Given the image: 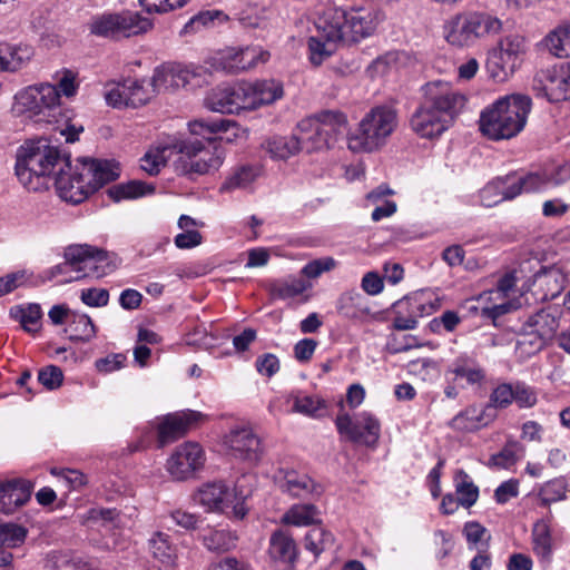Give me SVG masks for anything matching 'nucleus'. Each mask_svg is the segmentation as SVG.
Listing matches in <instances>:
<instances>
[{"instance_id": "obj_1", "label": "nucleus", "mask_w": 570, "mask_h": 570, "mask_svg": "<svg viewBox=\"0 0 570 570\" xmlns=\"http://www.w3.org/2000/svg\"><path fill=\"white\" fill-rule=\"evenodd\" d=\"M119 175V166L114 160L83 158L73 167L58 171L53 181L61 199L79 204Z\"/></svg>"}, {"instance_id": "obj_2", "label": "nucleus", "mask_w": 570, "mask_h": 570, "mask_svg": "<svg viewBox=\"0 0 570 570\" xmlns=\"http://www.w3.org/2000/svg\"><path fill=\"white\" fill-rule=\"evenodd\" d=\"M377 24L379 13L371 7L330 2L318 17L316 27L331 40L358 42L372 36Z\"/></svg>"}, {"instance_id": "obj_3", "label": "nucleus", "mask_w": 570, "mask_h": 570, "mask_svg": "<svg viewBox=\"0 0 570 570\" xmlns=\"http://www.w3.org/2000/svg\"><path fill=\"white\" fill-rule=\"evenodd\" d=\"M63 168H70L69 156L62 154L59 147L51 145L47 138L27 140L17 149L16 175L29 189H38L33 178L53 179Z\"/></svg>"}, {"instance_id": "obj_4", "label": "nucleus", "mask_w": 570, "mask_h": 570, "mask_svg": "<svg viewBox=\"0 0 570 570\" xmlns=\"http://www.w3.org/2000/svg\"><path fill=\"white\" fill-rule=\"evenodd\" d=\"M530 110L528 96L501 97L481 111L480 130L491 140L511 139L524 128Z\"/></svg>"}, {"instance_id": "obj_5", "label": "nucleus", "mask_w": 570, "mask_h": 570, "mask_svg": "<svg viewBox=\"0 0 570 570\" xmlns=\"http://www.w3.org/2000/svg\"><path fill=\"white\" fill-rule=\"evenodd\" d=\"M65 262L48 269V278L67 274L69 271L77 273L65 282L77 281L81 277L100 278L111 273L116 265L112 264L107 252L87 244L70 245L65 249Z\"/></svg>"}, {"instance_id": "obj_6", "label": "nucleus", "mask_w": 570, "mask_h": 570, "mask_svg": "<svg viewBox=\"0 0 570 570\" xmlns=\"http://www.w3.org/2000/svg\"><path fill=\"white\" fill-rule=\"evenodd\" d=\"M252 480V475H242L233 490L222 481L208 482L198 490L196 500L208 512L230 513L232 518L243 520L248 512L245 501L252 494V489L246 485Z\"/></svg>"}, {"instance_id": "obj_7", "label": "nucleus", "mask_w": 570, "mask_h": 570, "mask_svg": "<svg viewBox=\"0 0 570 570\" xmlns=\"http://www.w3.org/2000/svg\"><path fill=\"white\" fill-rule=\"evenodd\" d=\"M560 317L561 312L552 306L529 315L518 332L517 350L525 356L542 351L557 337Z\"/></svg>"}, {"instance_id": "obj_8", "label": "nucleus", "mask_w": 570, "mask_h": 570, "mask_svg": "<svg viewBox=\"0 0 570 570\" xmlns=\"http://www.w3.org/2000/svg\"><path fill=\"white\" fill-rule=\"evenodd\" d=\"M397 124L394 109L386 106L373 108L361 120L356 132L348 137V148L352 151H373L385 144Z\"/></svg>"}, {"instance_id": "obj_9", "label": "nucleus", "mask_w": 570, "mask_h": 570, "mask_svg": "<svg viewBox=\"0 0 570 570\" xmlns=\"http://www.w3.org/2000/svg\"><path fill=\"white\" fill-rule=\"evenodd\" d=\"M347 119L341 111L324 110L320 114L301 120L297 125L296 136L301 150L312 153L327 148L331 138L346 127Z\"/></svg>"}, {"instance_id": "obj_10", "label": "nucleus", "mask_w": 570, "mask_h": 570, "mask_svg": "<svg viewBox=\"0 0 570 570\" xmlns=\"http://www.w3.org/2000/svg\"><path fill=\"white\" fill-rule=\"evenodd\" d=\"M202 140L186 139L176 141L173 148L180 154L176 169L183 175H206L218 170L224 160V151L213 146L210 149Z\"/></svg>"}, {"instance_id": "obj_11", "label": "nucleus", "mask_w": 570, "mask_h": 570, "mask_svg": "<svg viewBox=\"0 0 570 570\" xmlns=\"http://www.w3.org/2000/svg\"><path fill=\"white\" fill-rule=\"evenodd\" d=\"M502 22L484 13L458 14L445 24V38L449 43L463 47L474 42L478 38L497 35Z\"/></svg>"}, {"instance_id": "obj_12", "label": "nucleus", "mask_w": 570, "mask_h": 570, "mask_svg": "<svg viewBox=\"0 0 570 570\" xmlns=\"http://www.w3.org/2000/svg\"><path fill=\"white\" fill-rule=\"evenodd\" d=\"M88 27L90 33L96 37L119 39L146 32L150 28V22L137 12H105L94 16Z\"/></svg>"}, {"instance_id": "obj_13", "label": "nucleus", "mask_w": 570, "mask_h": 570, "mask_svg": "<svg viewBox=\"0 0 570 570\" xmlns=\"http://www.w3.org/2000/svg\"><path fill=\"white\" fill-rule=\"evenodd\" d=\"M21 111L51 122L59 110V92L53 85L40 83L29 86L16 95Z\"/></svg>"}, {"instance_id": "obj_14", "label": "nucleus", "mask_w": 570, "mask_h": 570, "mask_svg": "<svg viewBox=\"0 0 570 570\" xmlns=\"http://www.w3.org/2000/svg\"><path fill=\"white\" fill-rule=\"evenodd\" d=\"M532 90L550 102L570 98V60L539 70L532 80Z\"/></svg>"}, {"instance_id": "obj_15", "label": "nucleus", "mask_w": 570, "mask_h": 570, "mask_svg": "<svg viewBox=\"0 0 570 570\" xmlns=\"http://www.w3.org/2000/svg\"><path fill=\"white\" fill-rule=\"evenodd\" d=\"M423 101L452 124L465 105V96L459 92L450 82L434 80L422 88Z\"/></svg>"}, {"instance_id": "obj_16", "label": "nucleus", "mask_w": 570, "mask_h": 570, "mask_svg": "<svg viewBox=\"0 0 570 570\" xmlns=\"http://www.w3.org/2000/svg\"><path fill=\"white\" fill-rule=\"evenodd\" d=\"M337 432L346 440L365 446H374L380 438L381 425L371 413L362 412L354 419L340 414L335 420Z\"/></svg>"}, {"instance_id": "obj_17", "label": "nucleus", "mask_w": 570, "mask_h": 570, "mask_svg": "<svg viewBox=\"0 0 570 570\" xmlns=\"http://www.w3.org/2000/svg\"><path fill=\"white\" fill-rule=\"evenodd\" d=\"M549 179L546 175L539 173H510L505 176L497 177L488 184V189L484 191V197L493 188H499L503 200H512L522 193H535L543 190L548 187Z\"/></svg>"}, {"instance_id": "obj_18", "label": "nucleus", "mask_w": 570, "mask_h": 570, "mask_svg": "<svg viewBox=\"0 0 570 570\" xmlns=\"http://www.w3.org/2000/svg\"><path fill=\"white\" fill-rule=\"evenodd\" d=\"M203 419V413L193 410H185L165 415L157 425L158 446L163 448L183 438Z\"/></svg>"}, {"instance_id": "obj_19", "label": "nucleus", "mask_w": 570, "mask_h": 570, "mask_svg": "<svg viewBox=\"0 0 570 570\" xmlns=\"http://www.w3.org/2000/svg\"><path fill=\"white\" fill-rule=\"evenodd\" d=\"M203 449L198 443L185 442L167 460V471L176 480H186L204 464Z\"/></svg>"}, {"instance_id": "obj_20", "label": "nucleus", "mask_w": 570, "mask_h": 570, "mask_svg": "<svg viewBox=\"0 0 570 570\" xmlns=\"http://www.w3.org/2000/svg\"><path fill=\"white\" fill-rule=\"evenodd\" d=\"M248 97L244 89V81L233 86L218 87L206 98V106L220 114H235L248 109Z\"/></svg>"}, {"instance_id": "obj_21", "label": "nucleus", "mask_w": 570, "mask_h": 570, "mask_svg": "<svg viewBox=\"0 0 570 570\" xmlns=\"http://www.w3.org/2000/svg\"><path fill=\"white\" fill-rule=\"evenodd\" d=\"M189 131L194 136L203 137L209 145L219 140L232 142L238 137L239 127L227 119H197L189 122Z\"/></svg>"}, {"instance_id": "obj_22", "label": "nucleus", "mask_w": 570, "mask_h": 570, "mask_svg": "<svg viewBox=\"0 0 570 570\" xmlns=\"http://www.w3.org/2000/svg\"><path fill=\"white\" fill-rule=\"evenodd\" d=\"M198 76L195 70L178 63H168L157 67L148 86L153 92L175 90L187 86L193 78Z\"/></svg>"}, {"instance_id": "obj_23", "label": "nucleus", "mask_w": 570, "mask_h": 570, "mask_svg": "<svg viewBox=\"0 0 570 570\" xmlns=\"http://www.w3.org/2000/svg\"><path fill=\"white\" fill-rule=\"evenodd\" d=\"M410 126L420 137L432 139L441 136L451 124L422 100L410 118Z\"/></svg>"}, {"instance_id": "obj_24", "label": "nucleus", "mask_w": 570, "mask_h": 570, "mask_svg": "<svg viewBox=\"0 0 570 570\" xmlns=\"http://www.w3.org/2000/svg\"><path fill=\"white\" fill-rule=\"evenodd\" d=\"M268 556L277 570H293L298 550L292 535L281 529L274 531L269 538Z\"/></svg>"}, {"instance_id": "obj_25", "label": "nucleus", "mask_w": 570, "mask_h": 570, "mask_svg": "<svg viewBox=\"0 0 570 570\" xmlns=\"http://www.w3.org/2000/svg\"><path fill=\"white\" fill-rule=\"evenodd\" d=\"M227 444L232 454L240 460L257 462L263 454L259 438L248 428L232 430Z\"/></svg>"}, {"instance_id": "obj_26", "label": "nucleus", "mask_w": 570, "mask_h": 570, "mask_svg": "<svg viewBox=\"0 0 570 570\" xmlns=\"http://www.w3.org/2000/svg\"><path fill=\"white\" fill-rule=\"evenodd\" d=\"M33 484L24 479H12L0 483V512L13 513L31 498Z\"/></svg>"}, {"instance_id": "obj_27", "label": "nucleus", "mask_w": 570, "mask_h": 570, "mask_svg": "<svg viewBox=\"0 0 570 570\" xmlns=\"http://www.w3.org/2000/svg\"><path fill=\"white\" fill-rule=\"evenodd\" d=\"M244 89L248 97L249 110L273 104L284 95L282 82L275 79L256 80L254 82L244 81Z\"/></svg>"}, {"instance_id": "obj_28", "label": "nucleus", "mask_w": 570, "mask_h": 570, "mask_svg": "<svg viewBox=\"0 0 570 570\" xmlns=\"http://www.w3.org/2000/svg\"><path fill=\"white\" fill-rule=\"evenodd\" d=\"M532 285L542 292L543 298L553 299L568 285V277L563 269L557 265L541 266L532 277Z\"/></svg>"}, {"instance_id": "obj_29", "label": "nucleus", "mask_w": 570, "mask_h": 570, "mask_svg": "<svg viewBox=\"0 0 570 570\" xmlns=\"http://www.w3.org/2000/svg\"><path fill=\"white\" fill-rule=\"evenodd\" d=\"M497 413H491L490 407L470 405L460 411L448 424L456 432H475L489 425Z\"/></svg>"}, {"instance_id": "obj_30", "label": "nucleus", "mask_w": 570, "mask_h": 570, "mask_svg": "<svg viewBox=\"0 0 570 570\" xmlns=\"http://www.w3.org/2000/svg\"><path fill=\"white\" fill-rule=\"evenodd\" d=\"M456 380H463L464 387L481 389L485 384L487 371L475 357L468 354L458 356L449 370Z\"/></svg>"}, {"instance_id": "obj_31", "label": "nucleus", "mask_w": 570, "mask_h": 570, "mask_svg": "<svg viewBox=\"0 0 570 570\" xmlns=\"http://www.w3.org/2000/svg\"><path fill=\"white\" fill-rule=\"evenodd\" d=\"M279 488L293 498H307L309 494L322 493L321 485L316 484L307 474L295 470L281 471Z\"/></svg>"}, {"instance_id": "obj_32", "label": "nucleus", "mask_w": 570, "mask_h": 570, "mask_svg": "<svg viewBox=\"0 0 570 570\" xmlns=\"http://www.w3.org/2000/svg\"><path fill=\"white\" fill-rule=\"evenodd\" d=\"M33 57V48L26 43H0V71L22 69Z\"/></svg>"}, {"instance_id": "obj_33", "label": "nucleus", "mask_w": 570, "mask_h": 570, "mask_svg": "<svg viewBox=\"0 0 570 570\" xmlns=\"http://www.w3.org/2000/svg\"><path fill=\"white\" fill-rule=\"evenodd\" d=\"M204 547L215 553H225L236 547L237 535L226 529L207 528L198 534Z\"/></svg>"}, {"instance_id": "obj_34", "label": "nucleus", "mask_w": 570, "mask_h": 570, "mask_svg": "<svg viewBox=\"0 0 570 570\" xmlns=\"http://www.w3.org/2000/svg\"><path fill=\"white\" fill-rule=\"evenodd\" d=\"M336 309L340 315L351 320L361 318L370 314V307L365 296L355 289L344 292L340 295Z\"/></svg>"}, {"instance_id": "obj_35", "label": "nucleus", "mask_w": 570, "mask_h": 570, "mask_svg": "<svg viewBox=\"0 0 570 570\" xmlns=\"http://www.w3.org/2000/svg\"><path fill=\"white\" fill-rule=\"evenodd\" d=\"M504 60L507 69H517L525 55V39L519 35H510L501 39L494 49Z\"/></svg>"}, {"instance_id": "obj_36", "label": "nucleus", "mask_w": 570, "mask_h": 570, "mask_svg": "<svg viewBox=\"0 0 570 570\" xmlns=\"http://www.w3.org/2000/svg\"><path fill=\"white\" fill-rule=\"evenodd\" d=\"M153 558L164 568H173L177 561V548L170 542L167 533L157 531L148 540Z\"/></svg>"}, {"instance_id": "obj_37", "label": "nucleus", "mask_w": 570, "mask_h": 570, "mask_svg": "<svg viewBox=\"0 0 570 570\" xmlns=\"http://www.w3.org/2000/svg\"><path fill=\"white\" fill-rule=\"evenodd\" d=\"M320 511L312 503L294 504L282 517V522L295 527H307L318 520Z\"/></svg>"}, {"instance_id": "obj_38", "label": "nucleus", "mask_w": 570, "mask_h": 570, "mask_svg": "<svg viewBox=\"0 0 570 570\" xmlns=\"http://www.w3.org/2000/svg\"><path fill=\"white\" fill-rule=\"evenodd\" d=\"M65 332L71 341L88 342L96 336V326L87 314L73 311Z\"/></svg>"}, {"instance_id": "obj_39", "label": "nucleus", "mask_w": 570, "mask_h": 570, "mask_svg": "<svg viewBox=\"0 0 570 570\" xmlns=\"http://www.w3.org/2000/svg\"><path fill=\"white\" fill-rule=\"evenodd\" d=\"M455 492L463 508H471L479 499V488L464 470H458L454 474Z\"/></svg>"}, {"instance_id": "obj_40", "label": "nucleus", "mask_w": 570, "mask_h": 570, "mask_svg": "<svg viewBox=\"0 0 570 570\" xmlns=\"http://www.w3.org/2000/svg\"><path fill=\"white\" fill-rule=\"evenodd\" d=\"M11 316L18 321L22 328L29 333H35L39 328V322L42 316L39 304L30 303L24 306H16L10 311Z\"/></svg>"}, {"instance_id": "obj_41", "label": "nucleus", "mask_w": 570, "mask_h": 570, "mask_svg": "<svg viewBox=\"0 0 570 570\" xmlns=\"http://www.w3.org/2000/svg\"><path fill=\"white\" fill-rule=\"evenodd\" d=\"M154 188L140 180H130L126 184H118L108 189L109 197L115 202L134 199L151 193Z\"/></svg>"}, {"instance_id": "obj_42", "label": "nucleus", "mask_w": 570, "mask_h": 570, "mask_svg": "<svg viewBox=\"0 0 570 570\" xmlns=\"http://www.w3.org/2000/svg\"><path fill=\"white\" fill-rule=\"evenodd\" d=\"M267 150L273 158L287 159L301 150L296 134L289 137H273L267 141Z\"/></svg>"}, {"instance_id": "obj_43", "label": "nucleus", "mask_w": 570, "mask_h": 570, "mask_svg": "<svg viewBox=\"0 0 570 570\" xmlns=\"http://www.w3.org/2000/svg\"><path fill=\"white\" fill-rule=\"evenodd\" d=\"M334 544V535L323 527H314L305 534V549L315 557L331 549Z\"/></svg>"}, {"instance_id": "obj_44", "label": "nucleus", "mask_w": 570, "mask_h": 570, "mask_svg": "<svg viewBox=\"0 0 570 570\" xmlns=\"http://www.w3.org/2000/svg\"><path fill=\"white\" fill-rule=\"evenodd\" d=\"M320 38L311 37L308 40L309 59L314 66H320L325 58L330 57L335 49L337 42L342 40L328 39L322 30H320Z\"/></svg>"}, {"instance_id": "obj_45", "label": "nucleus", "mask_w": 570, "mask_h": 570, "mask_svg": "<svg viewBox=\"0 0 570 570\" xmlns=\"http://www.w3.org/2000/svg\"><path fill=\"white\" fill-rule=\"evenodd\" d=\"M148 87V85L147 87L145 86L144 80H126L122 83V92L127 95V106L136 108L147 104L155 94L153 88L149 89Z\"/></svg>"}, {"instance_id": "obj_46", "label": "nucleus", "mask_w": 570, "mask_h": 570, "mask_svg": "<svg viewBox=\"0 0 570 570\" xmlns=\"http://www.w3.org/2000/svg\"><path fill=\"white\" fill-rule=\"evenodd\" d=\"M546 46L556 57L570 55V24L561 26L550 32L546 38Z\"/></svg>"}, {"instance_id": "obj_47", "label": "nucleus", "mask_w": 570, "mask_h": 570, "mask_svg": "<svg viewBox=\"0 0 570 570\" xmlns=\"http://www.w3.org/2000/svg\"><path fill=\"white\" fill-rule=\"evenodd\" d=\"M532 542L534 552L542 559H548L552 551V539L548 523L538 521L532 530Z\"/></svg>"}, {"instance_id": "obj_48", "label": "nucleus", "mask_w": 570, "mask_h": 570, "mask_svg": "<svg viewBox=\"0 0 570 570\" xmlns=\"http://www.w3.org/2000/svg\"><path fill=\"white\" fill-rule=\"evenodd\" d=\"M239 49H235V48H229L227 50H224V51H220V52H217L216 55H214L213 57H210L206 63L209 66V69L213 70V71H224V72H227V73H238L240 72V69H234L233 68H229V65L230 66H234V65H239L240 63L238 61H240L239 59Z\"/></svg>"}, {"instance_id": "obj_49", "label": "nucleus", "mask_w": 570, "mask_h": 570, "mask_svg": "<svg viewBox=\"0 0 570 570\" xmlns=\"http://www.w3.org/2000/svg\"><path fill=\"white\" fill-rule=\"evenodd\" d=\"M523 453V448L517 441H509L503 449L491 455L489 464L500 469H509L512 466Z\"/></svg>"}, {"instance_id": "obj_50", "label": "nucleus", "mask_w": 570, "mask_h": 570, "mask_svg": "<svg viewBox=\"0 0 570 570\" xmlns=\"http://www.w3.org/2000/svg\"><path fill=\"white\" fill-rule=\"evenodd\" d=\"M308 285L302 278H288L282 282H275L271 285V294L275 298L287 299L303 294Z\"/></svg>"}, {"instance_id": "obj_51", "label": "nucleus", "mask_w": 570, "mask_h": 570, "mask_svg": "<svg viewBox=\"0 0 570 570\" xmlns=\"http://www.w3.org/2000/svg\"><path fill=\"white\" fill-rule=\"evenodd\" d=\"M257 177L255 167L244 165L237 168L222 185L220 191H232L234 189L246 188Z\"/></svg>"}, {"instance_id": "obj_52", "label": "nucleus", "mask_w": 570, "mask_h": 570, "mask_svg": "<svg viewBox=\"0 0 570 570\" xmlns=\"http://www.w3.org/2000/svg\"><path fill=\"white\" fill-rule=\"evenodd\" d=\"M239 56L240 66L234 65V69H240V72L255 68L258 63H264L269 59V52L257 46L239 48ZM229 68L233 66L229 65Z\"/></svg>"}, {"instance_id": "obj_53", "label": "nucleus", "mask_w": 570, "mask_h": 570, "mask_svg": "<svg viewBox=\"0 0 570 570\" xmlns=\"http://www.w3.org/2000/svg\"><path fill=\"white\" fill-rule=\"evenodd\" d=\"M169 146H158L155 149H150L140 159V168L155 176L160 171V168L166 165L168 158Z\"/></svg>"}, {"instance_id": "obj_54", "label": "nucleus", "mask_w": 570, "mask_h": 570, "mask_svg": "<svg viewBox=\"0 0 570 570\" xmlns=\"http://www.w3.org/2000/svg\"><path fill=\"white\" fill-rule=\"evenodd\" d=\"M567 492V482L563 478H557L544 483L540 491L539 497L542 504L548 505L550 503L563 500Z\"/></svg>"}, {"instance_id": "obj_55", "label": "nucleus", "mask_w": 570, "mask_h": 570, "mask_svg": "<svg viewBox=\"0 0 570 570\" xmlns=\"http://www.w3.org/2000/svg\"><path fill=\"white\" fill-rule=\"evenodd\" d=\"M513 402V383H501L490 394L489 403L484 407H490L491 413L497 409H507Z\"/></svg>"}, {"instance_id": "obj_56", "label": "nucleus", "mask_w": 570, "mask_h": 570, "mask_svg": "<svg viewBox=\"0 0 570 570\" xmlns=\"http://www.w3.org/2000/svg\"><path fill=\"white\" fill-rule=\"evenodd\" d=\"M27 537V530L14 523L0 524V548H17Z\"/></svg>"}, {"instance_id": "obj_57", "label": "nucleus", "mask_w": 570, "mask_h": 570, "mask_svg": "<svg viewBox=\"0 0 570 570\" xmlns=\"http://www.w3.org/2000/svg\"><path fill=\"white\" fill-rule=\"evenodd\" d=\"M324 406L325 403L320 397L311 395H296L294 397L293 412L314 417Z\"/></svg>"}, {"instance_id": "obj_58", "label": "nucleus", "mask_w": 570, "mask_h": 570, "mask_svg": "<svg viewBox=\"0 0 570 570\" xmlns=\"http://www.w3.org/2000/svg\"><path fill=\"white\" fill-rule=\"evenodd\" d=\"M513 402L521 409H530L538 402L537 393L530 385L517 381L513 383Z\"/></svg>"}, {"instance_id": "obj_59", "label": "nucleus", "mask_w": 570, "mask_h": 570, "mask_svg": "<svg viewBox=\"0 0 570 570\" xmlns=\"http://www.w3.org/2000/svg\"><path fill=\"white\" fill-rule=\"evenodd\" d=\"M487 70L490 77L499 82L507 80L515 71V69H507L503 58L494 50L487 60Z\"/></svg>"}, {"instance_id": "obj_60", "label": "nucleus", "mask_w": 570, "mask_h": 570, "mask_svg": "<svg viewBox=\"0 0 570 570\" xmlns=\"http://www.w3.org/2000/svg\"><path fill=\"white\" fill-rule=\"evenodd\" d=\"M38 382L49 391L57 390L62 385L63 373L57 365H47L39 370Z\"/></svg>"}, {"instance_id": "obj_61", "label": "nucleus", "mask_w": 570, "mask_h": 570, "mask_svg": "<svg viewBox=\"0 0 570 570\" xmlns=\"http://www.w3.org/2000/svg\"><path fill=\"white\" fill-rule=\"evenodd\" d=\"M31 277L27 269H20L0 277V297L24 285Z\"/></svg>"}, {"instance_id": "obj_62", "label": "nucleus", "mask_w": 570, "mask_h": 570, "mask_svg": "<svg viewBox=\"0 0 570 570\" xmlns=\"http://www.w3.org/2000/svg\"><path fill=\"white\" fill-rule=\"evenodd\" d=\"M189 0H139L141 7L149 13H164L184 7Z\"/></svg>"}, {"instance_id": "obj_63", "label": "nucleus", "mask_w": 570, "mask_h": 570, "mask_svg": "<svg viewBox=\"0 0 570 570\" xmlns=\"http://www.w3.org/2000/svg\"><path fill=\"white\" fill-rule=\"evenodd\" d=\"M336 266V262L332 257H323L307 263L302 268V274L308 278H316L325 272L332 271Z\"/></svg>"}, {"instance_id": "obj_64", "label": "nucleus", "mask_w": 570, "mask_h": 570, "mask_svg": "<svg viewBox=\"0 0 570 570\" xmlns=\"http://www.w3.org/2000/svg\"><path fill=\"white\" fill-rule=\"evenodd\" d=\"M255 367L261 375L272 377L279 371L281 364L275 354L265 353L256 358Z\"/></svg>"}]
</instances>
